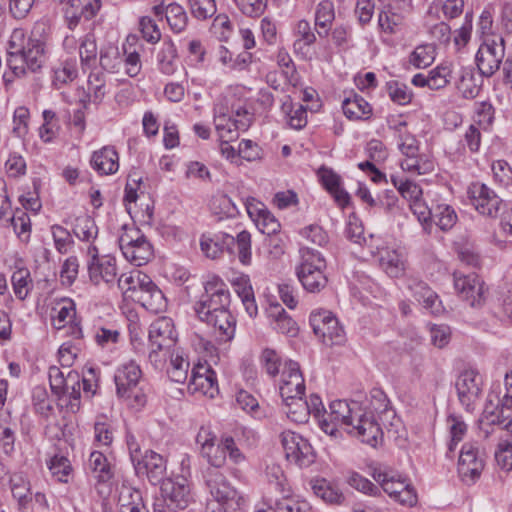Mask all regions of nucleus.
I'll return each mask as SVG.
<instances>
[{"label": "nucleus", "mask_w": 512, "mask_h": 512, "mask_svg": "<svg viewBox=\"0 0 512 512\" xmlns=\"http://www.w3.org/2000/svg\"><path fill=\"white\" fill-rule=\"evenodd\" d=\"M329 418L340 422L348 434L357 437L361 442L375 447L382 438L383 432L372 411L363 410L358 402L335 400L330 403Z\"/></svg>", "instance_id": "nucleus-1"}, {"label": "nucleus", "mask_w": 512, "mask_h": 512, "mask_svg": "<svg viewBox=\"0 0 512 512\" xmlns=\"http://www.w3.org/2000/svg\"><path fill=\"white\" fill-rule=\"evenodd\" d=\"M7 63L15 76L20 77L26 71L37 72L45 62V43L33 35L27 37L25 31L16 28L8 41Z\"/></svg>", "instance_id": "nucleus-2"}, {"label": "nucleus", "mask_w": 512, "mask_h": 512, "mask_svg": "<svg viewBox=\"0 0 512 512\" xmlns=\"http://www.w3.org/2000/svg\"><path fill=\"white\" fill-rule=\"evenodd\" d=\"M218 468L211 466L204 473L206 486L213 498L207 503L206 512H236L244 499Z\"/></svg>", "instance_id": "nucleus-3"}, {"label": "nucleus", "mask_w": 512, "mask_h": 512, "mask_svg": "<svg viewBox=\"0 0 512 512\" xmlns=\"http://www.w3.org/2000/svg\"><path fill=\"white\" fill-rule=\"evenodd\" d=\"M126 444L131 462L138 477H145L152 485L161 484L166 478V460L153 450L142 452L136 437L126 434Z\"/></svg>", "instance_id": "nucleus-4"}, {"label": "nucleus", "mask_w": 512, "mask_h": 512, "mask_svg": "<svg viewBox=\"0 0 512 512\" xmlns=\"http://www.w3.org/2000/svg\"><path fill=\"white\" fill-rule=\"evenodd\" d=\"M201 250L211 259L218 258L225 250L230 254L237 248L238 259L243 265L251 263V234L243 230L233 237L227 233L220 232L213 237L202 236L200 241Z\"/></svg>", "instance_id": "nucleus-5"}, {"label": "nucleus", "mask_w": 512, "mask_h": 512, "mask_svg": "<svg viewBox=\"0 0 512 512\" xmlns=\"http://www.w3.org/2000/svg\"><path fill=\"white\" fill-rule=\"evenodd\" d=\"M302 262L297 268V276L303 288L311 293L320 292L327 285V277L323 270L326 261L322 254L309 247L300 249Z\"/></svg>", "instance_id": "nucleus-6"}, {"label": "nucleus", "mask_w": 512, "mask_h": 512, "mask_svg": "<svg viewBox=\"0 0 512 512\" xmlns=\"http://www.w3.org/2000/svg\"><path fill=\"white\" fill-rule=\"evenodd\" d=\"M141 374V369L135 362L126 363L118 368L114 376L117 396L128 400L130 404L143 406L146 398L138 389Z\"/></svg>", "instance_id": "nucleus-7"}, {"label": "nucleus", "mask_w": 512, "mask_h": 512, "mask_svg": "<svg viewBox=\"0 0 512 512\" xmlns=\"http://www.w3.org/2000/svg\"><path fill=\"white\" fill-rule=\"evenodd\" d=\"M309 323L316 337L327 346L341 345L345 342V331L338 319L326 310L314 311Z\"/></svg>", "instance_id": "nucleus-8"}, {"label": "nucleus", "mask_w": 512, "mask_h": 512, "mask_svg": "<svg viewBox=\"0 0 512 512\" xmlns=\"http://www.w3.org/2000/svg\"><path fill=\"white\" fill-rule=\"evenodd\" d=\"M148 338L151 348L148 358L157 367L162 362L159 352L169 349L176 341L172 320L163 317L154 321L149 327Z\"/></svg>", "instance_id": "nucleus-9"}, {"label": "nucleus", "mask_w": 512, "mask_h": 512, "mask_svg": "<svg viewBox=\"0 0 512 512\" xmlns=\"http://www.w3.org/2000/svg\"><path fill=\"white\" fill-rule=\"evenodd\" d=\"M505 55V41L501 36L485 40L479 47L475 61L481 75L491 77L499 68Z\"/></svg>", "instance_id": "nucleus-10"}, {"label": "nucleus", "mask_w": 512, "mask_h": 512, "mask_svg": "<svg viewBox=\"0 0 512 512\" xmlns=\"http://www.w3.org/2000/svg\"><path fill=\"white\" fill-rule=\"evenodd\" d=\"M467 193L471 204L483 216L496 218L504 207L503 200L484 183H471Z\"/></svg>", "instance_id": "nucleus-11"}, {"label": "nucleus", "mask_w": 512, "mask_h": 512, "mask_svg": "<svg viewBox=\"0 0 512 512\" xmlns=\"http://www.w3.org/2000/svg\"><path fill=\"white\" fill-rule=\"evenodd\" d=\"M482 384L480 374L474 369H466L458 375L455 388L458 400L467 412L475 410L482 393Z\"/></svg>", "instance_id": "nucleus-12"}, {"label": "nucleus", "mask_w": 512, "mask_h": 512, "mask_svg": "<svg viewBox=\"0 0 512 512\" xmlns=\"http://www.w3.org/2000/svg\"><path fill=\"white\" fill-rule=\"evenodd\" d=\"M281 443L287 460L299 467H308L315 461V454L307 439L292 431L281 433Z\"/></svg>", "instance_id": "nucleus-13"}, {"label": "nucleus", "mask_w": 512, "mask_h": 512, "mask_svg": "<svg viewBox=\"0 0 512 512\" xmlns=\"http://www.w3.org/2000/svg\"><path fill=\"white\" fill-rule=\"evenodd\" d=\"M484 469V458L473 443H465L460 452L458 473L467 484L474 483Z\"/></svg>", "instance_id": "nucleus-14"}, {"label": "nucleus", "mask_w": 512, "mask_h": 512, "mask_svg": "<svg viewBox=\"0 0 512 512\" xmlns=\"http://www.w3.org/2000/svg\"><path fill=\"white\" fill-rule=\"evenodd\" d=\"M160 485L161 497L167 500L170 507L183 510L191 503L190 486L185 477L166 478Z\"/></svg>", "instance_id": "nucleus-15"}, {"label": "nucleus", "mask_w": 512, "mask_h": 512, "mask_svg": "<svg viewBox=\"0 0 512 512\" xmlns=\"http://www.w3.org/2000/svg\"><path fill=\"white\" fill-rule=\"evenodd\" d=\"M279 393L283 401L305 395L304 378L297 362L289 360L285 363L279 385Z\"/></svg>", "instance_id": "nucleus-16"}, {"label": "nucleus", "mask_w": 512, "mask_h": 512, "mask_svg": "<svg viewBox=\"0 0 512 512\" xmlns=\"http://www.w3.org/2000/svg\"><path fill=\"white\" fill-rule=\"evenodd\" d=\"M454 287L461 298L470 306H479L483 302L484 285L475 273L469 275L454 274Z\"/></svg>", "instance_id": "nucleus-17"}, {"label": "nucleus", "mask_w": 512, "mask_h": 512, "mask_svg": "<svg viewBox=\"0 0 512 512\" xmlns=\"http://www.w3.org/2000/svg\"><path fill=\"white\" fill-rule=\"evenodd\" d=\"M497 402L495 403L491 395L488 396L484 410L480 419L478 420V427L480 433L484 438H488L493 432L495 427L500 428V408H502V399L495 396Z\"/></svg>", "instance_id": "nucleus-18"}, {"label": "nucleus", "mask_w": 512, "mask_h": 512, "mask_svg": "<svg viewBox=\"0 0 512 512\" xmlns=\"http://www.w3.org/2000/svg\"><path fill=\"white\" fill-rule=\"evenodd\" d=\"M89 278L92 283H113L117 276L116 260L113 257L104 256L99 261L88 263Z\"/></svg>", "instance_id": "nucleus-19"}, {"label": "nucleus", "mask_w": 512, "mask_h": 512, "mask_svg": "<svg viewBox=\"0 0 512 512\" xmlns=\"http://www.w3.org/2000/svg\"><path fill=\"white\" fill-rule=\"evenodd\" d=\"M119 156L114 147L105 146L95 151L91 157V165L99 174L110 175L118 171Z\"/></svg>", "instance_id": "nucleus-20"}, {"label": "nucleus", "mask_w": 512, "mask_h": 512, "mask_svg": "<svg viewBox=\"0 0 512 512\" xmlns=\"http://www.w3.org/2000/svg\"><path fill=\"white\" fill-rule=\"evenodd\" d=\"M199 320L218 331L219 337L224 341H230L234 337L236 320L229 309L208 315V319Z\"/></svg>", "instance_id": "nucleus-21"}, {"label": "nucleus", "mask_w": 512, "mask_h": 512, "mask_svg": "<svg viewBox=\"0 0 512 512\" xmlns=\"http://www.w3.org/2000/svg\"><path fill=\"white\" fill-rule=\"evenodd\" d=\"M381 269L391 278L401 277L406 269L405 259L397 250L382 248L378 251Z\"/></svg>", "instance_id": "nucleus-22"}, {"label": "nucleus", "mask_w": 512, "mask_h": 512, "mask_svg": "<svg viewBox=\"0 0 512 512\" xmlns=\"http://www.w3.org/2000/svg\"><path fill=\"white\" fill-rule=\"evenodd\" d=\"M268 313L269 317L274 320V330L289 337L297 336L299 327L296 321L293 320L279 303L271 304Z\"/></svg>", "instance_id": "nucleus-23"}, {"label": "nucleus", "mask_w": 512, "mask_h": 512, "mask_svg": "<svg viewBox=\"0 0 512 512\" xmlns=\"http://www.w3.org/2000/svg\"><path fill=\"white\" fill-rule=\"evenodd\" d=\"M230 303V294L201 296L200 300L194 305V311L199 319H208V315L218 311L228 310Z\"/></svg>", "instance_id": "nucleus-24"}, {"label": "nucleus", "mask_w": 512, "mask_h": 512, "mask_svg": "<svg viewBox=\"0 0 512 512\" xmlns=\"http://www.w3.org/2000/svg\"><path fill=\"white\" fill-rule=\"evenodd\" d=\"M214 440L215 435L208 427L202 426L196 435V442L201 446L202 455L208 458L211 466L221 467L225 463V458L223 455L212 454L215 450Z\"/></svg>", "instance_id": "nucleus-25"}, {"label": "nucleus", "mask_w": 512, "mask_h": 512, "mask_svg": "<svg viewBox=\"0 0 512 512\" xmlns=\"http://www.w3.org/2000/svg\"><path fill=\"white\" fill-rule=\"evenodd\" d=\"M88 467L99 483H107L114 477L113 468L102 452L93 451L90 454Z\"/></svg>", "instance_id": "nucleus-26"}, {"label": "nucleus", "mask_w": 512, "mask_h": 512, "mask_svg": "<svg viewBox=\"0 0 512 512\" xmlns=\"http://www.w3.org/2000/svg\"><path fill=\"white\" fill-rule=\"evenodd\" d=\"M342 109L349 119L369 118L372 113L370 104L360 95L355 94L353 98H346L342 102Z\"/></svg>", "instance_id": "nucleus-27"}, {"label": "nucleus", "mask_w": 512, "mask_h": 512, "mask_svg": "<svg viewBox=\"0 0 512 512\" xmlns=\"http://www.w3.org/2000/svg\"><path fill=\"white\" fill-rule=\"evenodd\" d=\"M266 476L270 489L275 491L279 499H291V489L288 486L287 479L281 468L277 465L268 466Z\"/></svg>", "instance_id": "nucleus-28"}, {"label": "nucleus", "mask_w": 512, "mask_h": 512, "mask_svg": "<svg viewBox=\"0 0 512 512\" xmlns=\"http://www.w3.org/2000/svg\"><path fill=\"white\" fill-rule=\"evenodd\" d=\"M304 396H296L290 400L283 401L285 406V414L287 417L295 423L303 424L308 422L310 416V410H308V404L303 398Z\"/></svg>", "instance_id": "nucleus-29"}, {"label": "nucleus", "mask_w": 512, "mask_h": 512, "mask_svg": "<svg viewBox=\"0 0 512 512\" xmlns=\"http://www.w3.org/2000/svg\"><path fill=\"white\" fill-rule=\"evenodd\" d=\"M176 58L177 50L174 43L170 39L164 40L162 43V47L157 54L159 70L163 74L172 75L176 70Z\"/></svg>", "instance_id": "nucleus-30"}, {"label": "nucleus", "mask_w": 512, "mask_h": 512, "mask_svg": "<svg viewBox=\"0 0 512 512\" xmlns=\"http://www.w3.org/2000/svg\"><path fill=\"white\" fill-rule=\"evenodd\" d=\"M98 49L94 35L87 34L79 46L80 62L83 70L96 68Z\"/></svg>", "instance_id": "nucleus-31"}, {"label": "nucleus", "mask_w": 512, "mask_h": 512, "mask_svg": "<svg viewBox=\"0 0 512 512\" xmlns=\"http://www.w3.org/2000/svg\"><path fill=\"white\" fill-rule=\"evenodd\" d=\"M138 301L147 310L158 313L166 307V299L163 292L155 286H150L147 292L137 295Z\"/></svg>", "instance_id": "nucleus-32"}, {"label": "nucleus", "mask_w": 512, "mask_h": 512, "mask_svg": "<svg viewBox=\"0 0 512 512\" xmlns=\"http://www.w3.org/2000/svg\"><path fill=\"white\" fill-rule=\"evenodd\" d=\"M431 220L443 231L450 230L457 222L455 210L447 204H438L433 208Z\"/></svg>", "instance_id": "nucleus-33"}, {"label": "nucleus", "mask_w": 512, "mask_h": 512, "mask_svg": "<svg viewBox=\"0 0 512 512\" xmlns=\"http://www.w3.org/2000/svg\"><path fill=\"white\" fill-rule=\"evenodd\" d=\"M74 235L81 241H92L97 237L98 227L88 215L77 217L73 227Z\"/></svg>", "instance_id": "nucleus-34"}, {"label": "nucleus", "mask_w": 512, "mask_h": 512, "mask_svg": "<svg viewBox=\"0 0 512 512\" xmlns=\"http://www.w3.org/2000/svg\"><path fill=\"white\" fill-rule=\"evenodd\" d=\"M14 293L20 300H24L32 288L30 271L27 268L17 269L11 277Z\"/></svg>", "instance_id": "nucleus-35"}, {"label": "nucleus", "mask_w": 512, "mask_h": 512, "mask_svg": "<svg viewBox=\"0 0 512 512\" xmlns=\"http://www.w3.org/2000/svg\"><path fill=\"white\" fill-rule=\"evenodd\" d=\"M122 253L128 261L136 266H141L151 259L153 250L148 240H142L133 248H128Z\"/></svg>", "instance_id": "nucleus-36"}, {"label": "nucleus", "mask_w": 512, "mask_h": 512, "mask_svg": "<svg viewBox=\"0 0 512 512\" xmlns=\"http://www.w3.org/2000/svg\"><path fill=\"white\" fill-rule=\"evenodd\" d=\"M335 18L334 5L329 0L321 1L315 12V25L324 29V36L328 35L330 26Z\"/></svg>", "instance_id": "nucleus-37"}, {"label": "nucleus", "mask_w": 512, "mask_h": 512, "mask_svg": "<svg viewBox=\"0 0 512 512\" xmlns=\"http://www.w3.org/2000/svg\"><path fill=\"white\" fill-rule=\"evenodd\" d=\"M88 91L92 97V102L99 105L106 95L105 74L101 71H92L88 76Z\"/></svg>", "instance_id": "nucleus-38"}, {"label": "nucleus", "mask_w": 512, "mask_h": 512, "mask_svg": "<svg viewBox=\"0 0 512 512\" xmlns=\"http://www.w3.org/2000/svg\"><path fill=\"white\" fill-rule=\"evenodd\" d=\"M372 476L374 480L380 484L383 491L393 499L397 495L396 491H399L396 484L406 481V479H402L400 476L396 477L392 472L382 471L380 469H375Z\"/></svg>", "instance_id": "nucleus-39"}, {"label": "nucleus", "mask_w": 512, "mask_h": 512, "mask_svg": "<svg viewBox=\"0 0 512 512\" xmlns=\"http://www.w3.org/2000/svg\"><path fill=\"white\" fill-rule=\"evenodd\" d=\"M123 62V58L117 47L108 46L102 48L99 53V63L103 70L116 73Z\"/></svg>", "instance_id": "nucleus-40"}, {"label": "nucleus", "mask_w": 512, "mask_h": 512, "mask_svg": "<svg viewBox=\"0 0 512 512\" xmlns=\"http://www.w3.org/2000/svg\"><path fill=\"white\" fill-rule=\"evenodd\" d=\"M10 488L20 507H24L31 500L29 482L22 474H13L10 477Z\"/></svg>", "instance_id": "nucleus-41"}, {"label": "nucleus", "mask_w": 512, "mask_h": 512, "mask_svg": "<svg viewBox=\"0 0 512 512\" xmlns=\"http://www.w3.org/2000/svg\"><path fill=\"white\" fill-rule=\"evenodd\" d=\"M166 19L170 28L175 33L182 32L186 28L188 22V17L184 8L176 3H172L167 6Z\"/></svg>", "instance_id": "nucleus-42"}, {"label": "nucleus", "mask_w": 512, "mask_h": 512, "mask_svg": "<svg viewBox=\"0 0 512 512\" xmlns=\"http://www.w3.org/2000/svg\"><path fill=\"white\" fill-rule=\"evenodd\" d=\"M435 59V49L432 45H419L409 56V62L417 69L430 66Z\"/></svg>", "instance_id": "nucleus-43"}, {"label": "nucleus", "mask_w": 512, "mask_h": 512, "mask_svg": "<svg viewBox=\"0 0 512 512\" xmlns=\"http://www.w3.org/2000/svg\"><path fill=\"white\" fill-rule=\"evenodd\" d=\"M68 383H70L69 393L67 397L69 401L66 406L72 413H76L80 409V399H81V377L79 373L76 371L69 370L68 371Z\"/></svg>", "instance_id": "nucleus-44"}, {"label": "nucleus", "mask_w": 512, "mask_h": 512, "mask_svg": "<svg viewBox=\"0 0 512 512\" xmlns=\"http://www.w3.org/2000/svg\"><path fill=\"white\" fill-rule=\"evenodd\" d=\"M401 168L404 171L416 173L418 175L427 174L434 169V164L428 159H424L419 153L415 156L405 157L401 161Z\"/></svg>", "instance_id": "nucleus-45"}, {"label": "nucleus", "mask_w": 512, "mask_h": 512, "mask_svg": "<svg viewBox=\"0 0 512 512\" xmlns=\"http://www.w3.org/2000/svg\"><path fill=\"white\" fill-rule=\"evenodd\" d=\"M403 23V17L395 12L391 11L390 4H387L380 11L378 16V25L382 31L393 34L396 32V28Z\"/></svg>", "instance_id": "nucleus-46"}, {"label": "nucleus", "mask_w": 512, "mask_h": 512, "mask_svg": "<svg viewBox=\"0 0 512 512\" xmlns=\"http://www.w3.org/2000/svg\"><path fill=\"white\" fill-rule=\"evenodd\" d=\"M54 241L55 249L60 254H66L69 249L74 245V240L71 233L61 225L54 224L50 228Z\"/></svg>", "instance_id": "nucleus-47"}, {"label": "nucleus", "mask_w": 512, "mask_h": 512, "mask_svg": "<svg viewBox=\"0 0 512 512\" xmlns=\"http://www.w3.org/2000/svg\"><path fill=\"white\" fill-rule=\"evenodd\" d=\"M53 477L61 483H68L72 473V466L68 458L64 456H54L49 465Z\"/></svg>", "instance_id": "nucleus-48"}, {"label": "nucleus", "mask_w": 512, "mask_h": 512, "mask_svg": "<svg viewBox=\"0 0 512 512\" xmlns=\"http://www.w3.org/2000/svg\"><path fill=\"white\" fill-rule=\"evenodd\" d=\"M239 11L250 18H258L265 12L268 0H232Z\"/></svg>", "instance_id": "nucleus-49"}, {"label": "nucleus", "mask_w": 512, "mask_h": 512, "mask_svg": "<svg viewBox=\"0 0 512 512\" xmlns=\"http://www.w3.org/2000/svg\"><path fill=\"white\" fill-rule=\"evenodd\" d=\"M390 99L398 105H406L411 102L412 93L406 84L399 81H389L386 84Z\"/></svg>", "instance_id": "nucleus-50"}, {"label": "nucleus", "mask_w": 512, "mask_h": 512, "mask_svg": "<svg viewBox=\"0 0 512 512\" xmlns=\"http://www.w3.org/2000/svg\"><path fill=\"white\" fill-rule=\"evenodd\" d=\"M123 233L120 235L118 239L119 247L122 252L128 250V248H133L140 241L147 240L146 237L141 233V230L134 226H122Z\"/></svg>", "instance_id": "nucleus-51"}, {"label": "nucleus", "mask_w": 512, "mask_h": 512, "mask_svg": "<svg viewBox=\"0 0 512 512\" xmlns=\"http://www.w3.org/2000/svg\"><path fill=\"white\" fill-rule=\"evenodd\" d=\"M189 362L182 356L176 355L171 359L170 367L167 369L168 377L176 383H184L188 377Z\"/></svg>", "instance_id": "nucleus-52"}, {"label": "nucleus", "mask_w": 512, "mask_h": 512, "mask_svg": "<svg viewBox=\"0 0 512 512\" xmlns=\"http://www.w3.org/2000/svg\"><path fill=\"white\" fill-rule=\"evenodd\" d=\"M192 15L199 20H206L216 13L215 0H188Z\"/></svg>", "instance_id": "nucleus-53"}, {"label": "nucleus", "mask_w": 512, "mask_h": 512, "mask_svg": "<svg viewBox=\"0 0 512 512\" xmlns=\"http://www.w3.org/2000/svg\"><path fill=\"white\" fill-rule=\"evenodd\" d=\"M193 392H201L204 395L214 396V392L218 391L217 376L214 370H210L207 374L201 377L197 384L189 388Z\"/></svg>", "instance_id": "nucleus-54"}, {"label": "nucleus", "mask_w": 512, "mask_h": 512, "mask_svg": "<svg viewBox=\"0 0 512 512\" xmlns=\"http://www.w3.org/2000/svg\"><path fill=\"white\" fill-rule=\"evenodd\" d=\"M260 362L269 376L275 377L278 375L281 365V358L275 350L265 348L261 353Z\"/></svg>", "instance_id": "nucleus-55"}, {"label": "nucleus", "mask_w": 512, "mask_h": 512, "mask_svg": "<svg viewBox=\"0 0 512 512\" xmlns=\"http://www.w3.org/2000/svg\"><path fill=\"white\" fill-rule=\"evenodd\" d=\"M78 269H79V262L76 256H70L68 257L60 271V279L63 285L65 286H71L78 275Z\"/></svg>", "instance_id": "nucleus-56"}, {"label": "nucleus", "mask_w": 512, "mask_h": 512, "mask_svg": "<svg viewBox=\"0 0 512 512\" xmlns=\"http://www.w3.org/2000/svg\"><path fill=\"white\" fill-rule=\"evenodd\" d=\"M139 26L142 37L147 42L155 44L161 39V32L152 18L148 16L141 17L139 20Z\"/></svg>", "instance_id": "nucleus-57"}, {"label": "nucleus", "mask_w": 512, "mask_h": 512, "mask_svg": "<svg viewBox=\"0 0 512 512\" xmlns=\"http://www.w3.org/2000/svg\"><path fill=\"white\" fill-rule=\"evenodd\" d=\"M450 425L451 442L449 444V450L452 451L454 446L462 440L466 431L467 425L460 416L450 415L447 418Z\"/></svg>", "instance_id": "nucleus-58"}, {"label": "nucleus", "mask_w": 512, "mask_h": 512, "mask_svg": "<svg viewBox=\"0 0 512 512\" xmlns=\"http://www.w3.org/2000/svg\"><path fill=\"white\" fill-rule=\"evenodd\" d=\"M43 116V124L40 127L39 134L41 139L44 142H50L55 136V127L57 116L56 113L52 110H44L42 113Z\"/></svg>", "instance_id": "nucleus-59"}, {"label": "nucleus", "mask_w": 512, "mask_h": 512, "mask_svg": "<svg viewBox=\"0 0 512 512\" xmlns=\"http://www.w3.org/2000/svg\"><path fill=\"white\" fill-rule=\"evenodd\" d=\"M348 483L351 487L364 494L376 496L380 493V490L376 485L358 473H352L349 477Z\"/></svg>", "instance_id": "nucleus-60"}, {"label": "nucleus", "mask_w": 512, "mask_h": 512, "mask_svg": "<svg viewBox=\"0 0 512 512\" xmlns=\"http://www.w3.org/2000/svg\"><path fill=\"white\" fill-rule=\"evenodd\" d=\"M495 181L501 185H508L512 181V168L505 160H497L491 166Z\"/></svg>", "instance_id": "nucleus-61"}, {"label": "nucleus", "mask_w": 512, "mask_h": 512, "mask_svg": "<svg viewBox=\"0 0 512 512\" xmlns=\"http://www.w3.org/2000/svg\"><path fill=\"white\" fill-rule=\"evenodd\" d=\"M407 288L413 297L421 304L428 296L432 297V289L422 280L417 278L407 279Z\"/></svg>", "instance_id": "nucleus-62"}, {"label": "nucleus", "mask_w": 512, "mask_h": 512, "mask_svg": "<svg viewBox=\"0 0 512 512\" xmlns=\"http://www.w3.org/2000/svg\"><path fill=\"white\" fill-rule=\"evenodd\" d=\"M500 429L512 432V395L505 394L500 408Z\"/></svg>", "instance_id": "nucleus-63"}, {"label": "nucleus", "mask_w": 512, "mask_h": 512, "mask_svg": "<svg viewBox=\"0 0 512 512\" xmlns=\"http://www.w3.org/2000/svg\"><path fill=\"white\" fill-rule=\"evenodd\" d=\"M500 429L512 432V395L505 394L500 408Z\"/></svg>", "instance_id": "nucleus-64"}]
</instances>
